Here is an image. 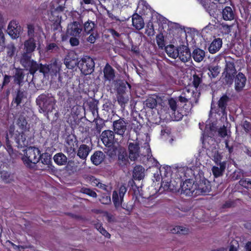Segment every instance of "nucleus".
Returning <instances> with one entry per match:
<instances>
[{
	"instance_id": "1",
	"label": "nucleus",
	"mask_w": 251,
	"mask_h": 251,
	"mask_svg": "<svg viewBox=\"0 0 251 251\" xmlns=\"http://www.w3.org/2000/svg\"><path fill=\"white\" fill-rule=\"evenodd\" d=\"M29 72L34 75L38 71L45 77L56 76L61 70V64H30Z\"/></svg>"
},
{
	"instance_id": "2",
	"label": "nucleus",
	"mask_w": 251,
	"mask_h": 251,
	"mask_svg": "<svg viewBox=\"0 0 251 251\" xmlns=\"http://www.w3.org/2000/svg\"><path fill=\"white\" fill-rule=\"evenodd\" d=\"M40 150L35 147H29L25 151L22 157L25 166L29 169H34L36 164L40 161Z\"/></svg>"
},
{
	"instance_id": "3",
	"label": "nucleus",
	"mask_w": 251,
	"mask_h": 251,
	"mask_svg": "<svg viewBox=\"0 0 251 251\" xmlns=\"http://www.w3.org/2000/svg\"><path fill=\"white\" fill-rule=\"evenodd\" d=\"M37 104L43 112L48 113L54 109L56 100L51 94H42L36 99Z\"/></svg>"
},
{
	"instance_id": "4",
	"label": "nucleus",
	"mask_w": 251,
	"mask_h": 251,
	"mask_svg": "<svg viewBox=\"0 0 251 251\" xmlns=\"http://www.w3.org/2000/svg\"><path fill=\"white\" fill-rule=\"evenodd\" d=\"M128 157L131 161H135L140 156V147L139 142L136 137V140H133L129 137L127 141Z\"/></svg>"
},
{
	"instance_id": "5",
	"label": "nucleus",
	"mask_w": 251,
	"mask_h": 251,
	"mask_svg": "<svg viewBox=\"0 0 251 251\" xmlns=\"http://www.w3.org/2000/svg\"><path fill=\"white\" fill-rule=\"evenodd\" d=\"M127 191V188L123 184L121 185L118 190H114L112 193V201L116 209L119 208L124 201V197Z\"/></svg>"
},
{
	"instance_id": "6",
	"label": "nucleus",
	"mask_w": 251,
	"mask_h": 251,
	"mask_svg": "<svg viewBox=\"0 0 251 251\" xmlns=\"http://www.w3.org/2000/svg\"><path fill=\"white\" fill-rule=\"evenodd\" d=\"M159 171L161 176L165 179L164 181H162L161 183V186L164 188L165 190L171 189L170 188V178L172 175V171L171 166L168 165H164L162 167H160L159 168Z\"/></svg>"
},
{
	"instance_id": "7",
	"label": "nucleus",
	"mask_w": 251,
	"mask_h": 251,
	"mask_svg": "<svg viewBox=\"0 0 251 251\" xmlns=\"http://www.w3.org/2000/svg\"><path fill=\"white\" fill-rule=\"evenodd\" d=\"M196 182L192 179H186L181 185V193L186 196H195Z\"/></svg>"
},
{
	"instance_id": "8",
	"label": "nucleus",
	"mask_w": 251,
	"mask_h": 251,
	"mask_svg": "<svg viewBox=\"0 0 251 251\" xmlns=\"http://www.w3.org/2000/svg\"><path fill=\"white\" fill-rule=\"evenodd\" d=\"M195 196L205 195L211 190L210 182L206 179H201L199 183L196 182Z\"/></svg>"
},
{
	"instance_id": "9",
	"label": "nucleus",
	"mask_w": 251,
	"mask_h": 251,
	"mask_svg": "<svg viewBox=\"0 0 251 251\" xmlns=\"http://www.w3.org/2000/svg\"><path fill=\"white\" fill-rule=\"evenodd\" d=\"M115 132L110 130H106L102 132L100 135V139L107 147L113 146L115 142Z\"/></svg>"
},
{
	"instance_id": "10",
	"label": "nucleus",
	"mask_w": 251,
	"mask_h": 251,
	"mask_svg": "<svg viewBox=\"0 0 251 251\" xmlns=\"http://www.w3.org/2000/svg\"><path fill=\"white\" fill-rule=\"evenodd\" d=\"M127 123L124 118H120L113 123L114 132L119 135L123 136L127 129Z\"/></svg>"
},
{
	"instance_id": "11",
	"label": "nucleus",
	"mask_w": 251,
	"mask_h": 251,
	"mask_svg": "<svg viewBox=\"0 0 251 251\" xmlns=\"http://www.w3.org/2000/svg\"><path fill=\"white\" fill-rule=\"evenodd\" d=\"M9 134L11 138H13L19 147L25 146L27 142L26 141V136L23 131L21 132L16 131L15 132L10 128L9 130Z\"/></svg>"
},
{
	"instance_id": "12",
	"label": "nucleus",
	"mask_w": 251,
	"mask_h": 251,
	"mask_svg": "<svg viewBox=\"0 0 251 251\" xmlns=\"http://www.w3.org/2000/svg\"><path fill=\"white\" fill-rule=\"evenodd\" d=\"M177 57L183 63H186L191 59V53L188 46L181 45L178 47Z\"/></svg>"
},
{
	"instance_id": "13",
	"label": "nucleus",
	"mask_w": 251,
	"mask_h": 251,
	"mask_svg": "<svg viewBox=\"0 0 251 251\" xmlns=\"http://www.w3.org/2000/svg\"><path fill=\"white\" fill-rule=\"evenodd\" d=\"M82 31V28L78 22H74L68 25L67 33L70 36L80 37Z\"/></svg>"
},
{
	"instance_id": "14",
	"label": "nucleus",
	"mask_w": 251,
	"mask_h": 251,
	"mask_svg": "<svg viewBox=\"0 0 251 251\" xmlns=\"http://www.w3.org/2000/svg\"><path fill=\"white\" fill-rule=\"evenodd\" d=\"M21 27L15 22H11L8 25L7 32L13 39L18 38L21 34Z\"/></svg>"
},
{
	"instance_id": "15",
	"label": "nucleus",
	"mask_w": 251,
	"mask_h": 251,
	"mask_svg": "<svg viewBox=\"0 0 251 251\" xmlns=\"http://www.w3.org/2000/svg\"><path fill=\"white\" fill-rule=\"evenodd\" d=\"M221 4L222 3L219 2V6H218L217 3L211 2L210 0H204L202 2L203 7L211 15H214L217 10H219L218 8H221Z\"/></svg>"
},
{
	"instance_id": "16",
	"label": "nucleus",
	"mask_w": 251,
	"mask_h": 251,
	"mask_svg": "<svg viewBox=\"0 0 251 251\" xmlns=\"http://www.w3.org/2000/svg\"><path fill=\"white\" fill-rule=\"evenodd\" d=\"M221 9H219V11L222 10V18L225 21H232L234 19L235 13L232 8L230 6H225L222 4Z\"/></svg>"
},
{
	"instance_id": "17",
	"label": "nucleus",
	"mask_w": 251,
	"mask_h": 251,
	"mask_svg": "<svg viewBox=\"0 0 251 251\" xmlns=\"http://www.w3.org/2000/svg\"><path fill=\"white\" fill-rule=\"evenodd\" d=\"M246 77L242 73H239L235 77V89L237 92L241 91L245 86Z\"/></svg>"
},
{
	"instance_id": "18",
	"label": "nucleus",
	"mask_w": 251,
	"mask_h": 251,
	"mask_svg": "<svg viewBox=\"0 0 251 251\" xmlns=\"http://www.w3.org/2000/svg\"><path fill=\"white\" fill-rule=\"evenodd\" d=\"M234 64H226V68L224 72L225 77L227 82H232L234 75L236 73Z\"/></svg>"
},
{
	"instance_id": "19",
	"label": "nucleus",
	"mask_w": 251,
	"mask_h": 251,
	"mask_svg": "<svg viewBox=\"0 0 251 251\" xmlns=\"http://www.w3.org/2000/svg\"><path fill=\"white\" fill-rule=\"evenodd\" d=\"M26 98V94L25 91L19 88L15 91V95L12 102L16 104L17 106H19Z\"/></svg>"
},
{
	"instance_id": "20",
	"label": "nucleus",
	"mask_w": 251,
	"mask_h": 251,
	"mask_svg": "<svg viewBox=\"0 0 251 251\" xmlns=\"http://www.w3.org/2000/svg\"><path fill=\"white\" fill-rule=\"evenodd\" d=\"M67 68H74L77 66L78 67H81L82 69L85 66L88 68L84 70L83 74L85 75L91 74L94 70L95 64H65Z\"/></svg>"
},
{
	"instance_id": "21",
	"label": "nucleus",
	"mask_w": 251,
	"mask_h": 251,
	"mask_svg": "<svg viewBox=\"0 0 251 251\" xmlns=\"http://www.w3.org/2000/svg\"><path fill=\"white\" fill-rule=\"evenodd\" d=\"M128 158L126 151H120L118 156V165L122 168L126 167L129 164Z\"/></svg>"
},
{
	"instance_id": "22",
	"label": "nucleus",
	"mask_w": 251,
	"mask_h": 251,
	"mask_svg": "<svg viewBox=\"0 0 251 251\" xmlns=\"http://www.w3.org/2000/svg\"><path fill=\"white\" fill-rule=\"evenodd\" d=\"M104 158V154L101 151H98L91 156V161L94 165L98 166L103 162Z\"/></svg>"
},
{
	"instance_id": "23",
	"label": "nucleus",
	"mask_w": 251,
	"mask_h": 251,
	"mask_svg": "<svg viewBox=\"0 0 251 251\" xmlns=\"http://www.w3.org/2000/svg\"><path fill=\"white\" fill-rule=\"evenodd\" d=\"M91 151L90 147L85 144L81 145L77 151V155L82 160H86Z\"/></svg>"
},
{
	"instance_id": "24",
	"label": "nucleus",
	"mask_w": 251,
	"mask_h": 251,
	"mask_svg": "<svg viewBox=\"0 0 251 251\" xmlns=\"http://www.w3.org/2000/svg\"><path fill=\"white\" fill-rule=\"evenodd\" d=\"M231 99L226 94H224L218 101V106L223 113H224L226 110L228 103Z\"/></svg>"
},
{
	"instance_id": "25",
	"label": "nucleus",
	"mask_w": 251,
	"mask_h": 251,
	"mask_svg": "<svg viewBox=\"0 0 251 251\" xmlns=\"http://www.w3.org/2000/svg\"><path fill=\"white\" fill-rule=\"evenodd\" d=\"M133 26L138 30L142 29L144 26V22L142 17L138 14H134L132 17Z\"/></svg>"
},
{
	"instance_id": "26",
	"label": "nucleus",
	"mask_w": 251,
	"mask_h": 251,
	"mask_svg": "<svg viewBox=\"0 0 251 251\" xmlns=\"http://www.w3.org/2000/svg\"><path fill=\"white\" fill-rule=\"evenodd\" d=\"M222 40L219 38H216L211 42L208 47V50L211 53H215L222 47Z\"/></svg>"
},
{
	"instance_id": "27",
	"label": "nucleus",
	"mask_w": 251,
	"mask_h": 251,
	"mask_svg": "<svg viewBox=\"0 0 251 251\" xmlns=\"http://www.w3.org/2000/svg\"><path fill=\"white\" fill-rule=\"evenodd\" d=\"M24 50L32 53L36 48V40L34 38H29L24 43Z\"/></svg>"
},
{
	"instance_id": "28",
	"label": "nucleus",
	"mask_w": 251,
	"mask_h": 251,
	"mask_svg": "<svg viewBox=\"0 0 251 251\" xmlns=\"http://www.w3.org/2000/svg\"><path fill=\"white\" fill-rule=\"evenodd\" d=\"M220 167L218 166H213L212 168V173L215 177H219L223 175L226 165V161H222L220 164H219Z\"/></svg>"
},
{
	"instance_id": "29",
	"label": "nucleus",
	"mask_w": 251,
	"mask_h": 251,
	"mask_svg": "<svg viewBox=\"0 0 251 251\" xmlns=\"http://www.w3.org/2000/svg\"><path fill=\"white\" fill-rule=\"evenodd\" d=\"M145 169L141 165L136 166L133 169L132 176L134 179L140 180L144 177Z\"/></svg>"
},
{
	"instance_id": "30",
	"label": "nucleus",
	"mask_w": 251,
	"mask_h": 251,
	"mask_svg": "<svg viewBox=\"0 0 251 251\" xmlns=\"http://www.w3.org/2000/svg\"><path fill=\"white\" fill-rule=\"evenodd\" d=\"M54 162L59 166L65 165L68 162V158L62 152L55 154L53 156Z\"/></svg>"
},
{
	"instance_id": "31",
	"label": "nucleus",
	"mask_w": 251,
	"mask_h": 251,
	"mask_svg": "<svg viewBox=\"0 0 251 251\" xmlns=\"http://www.w3.org/2000/svg\"><path fill=\"white\" fill-rule=\"evenodd\" d=\"M194 60L197 62H201L205 56V51L200 48L195 49L191 54Z\"/></svg>"
},
{
	"instance_id": "32",
	"label": "nucleus",
	"mask_w": 251,
	"mask_h": 251,
	"mask_svg": "<svg viewBox=\"0 0 251 251\" xmlns=\"http://www.w3.org/2000/svg\"><path fill=\"white\" fill-rule=\"evenodd\" d=\"M40 160L41 163L44 165H46L49 168L53 167L51 161V155L48 152H45L42 154H40L39 155Z\"/></svg>"
},
{
	"instance_id": "33",
	"label": "nucleus",
	"mask_w": 251,
	"mask_h": 251,
	"mask_svg": "<svg viewBox=\"0 0 251 251\" xmlns=\"http://www.w3.org/2000/svg\"><path fill=\"white\" fill-rule=\"evenodd\" d=\"M103 73L104 77L106 80L110 81L115 77L114 70L109 65V64H106Z\"/></svg>"
},
{
	"instance_id": "34",
	"label": "nucleus",
	"mask_w": 251,
	"mask_h": 251,
	"mask_svg": "<svg viewBox=\"0 0 251 251\" xmlns=\"http://www.w3.org/2000/svg\"><path fill=\"white\" fill-rule=\"evenodd\" d=\"M99 101L95 99L90 101L88 103L89 108L94 117H99L98 105Z\"/></svg>"
},
{
	"instance_id": "35",
	"label": "nucleus",
	"mask_w": 251,
	"mask_h": 251,
	"mask_svg": "<svg viewBox=\"0 0 251 251\" xmlns=\"http://www.w3.org/2000/svg\"><path fill=\"white\" fill-rule=\"evenodd\" d=\"M127 87L130 89L131 86L127 81H121L118 85L117 92L118 94H125Z\"/></svg>"
},
{
	"instance_id": "36",
	"label": "nucleus",
	"mask_w": 251,
	"mask_h": 251,
	"mask_svg": "<svg viewBox=\"0 0 251 251\" xmlns=\"http://www.w3.org/2000/svg\"><path fill=\"white\" fill-rule=\"evenodd\" d=\"M165 50L169 56L173 58L177 57L178 48L176 49L173 45H170L165 47Z\"/></svg>"
},
{
	"instance_id": "37",
	"label": "nucleus",
	"mask_w": 251,
	"mask_h": 251,
	"mask_svg": "<svg viewBox=\"0 0 251 251\" xmlns=\"http://www.w3.org/2000/svg\"><path fill=\"white\" fill-rule=\"evenodd\" d=\"M203 74L201 72H198V74L195 73L193 75V80L192 81L193 85L195 88H198L202 82V77Z\"/></svg>"
},
{
	"instance_id": "38",
	"label": "nucleus",
	"mask_w": 251,
	"mask_h": 251,
	"mask_svg": "<svg viewBox=\"0 0 251 251\" xmlns=\"http://www.w3.org/2000/svg\"><path fill=\"white\" fill-rule=\"evenodd\" d=\"M88 180L90 184L94 186H97L100 188L105 189V185L100 182V179H97L93 176H90L88 177Z\"/></svg>"
},
{
	"instance_id": "39",
	"label": "nucleus",
	"mask_w": 251,
	"mask_h": 251,
	"mask_svg": "<svg viewBox=\"0 0 251 251\" xmlns=\"http://www.w3.org/2000/svg\"><path fill=\"white\" fill-rule=\"evenodd\" d=\"M24 75L21 69H17L15 75L13 76L14 83L16 84L21 85L24 79Z\"/></svg>"
},
{
	"instance_id": "40",
	"label": "nucleus",
	"mask_w": 251,
	"mask_h": 251,
	"mask_svg": "<svg viewBox=\"0 0 251 251\" xmlns=\"http://www.w3.org/2000/svg\"><path fill=\"white\" fill-rule=\"evenodd\" d=\"M32 53L25 51L22 54L20 59V63H37L33 60H31Z\"/></svg>"
},
{
	"instance_id": "41",
	"label": "nucleus",
	"mask_w": 251,
	"mask_h": 251,
	"mask_svg": "<svg viewBox=\"0 0 251 251\" xmlns=\"http://www.w3.org/2000/svg\"><path fill=\"white\" fill-rule=\"evenodd\" d=\"M95 26L96 24L94 22L88 20L84 24V32H85L87 34L91 33L93 32Z\"/></svg>"
},
{
	"instance_id": "42",
	"label": "nucleus",
	"mask_w": 251,
	"mask_h": 251,
	"mask_svg": "<svg viewBox=\"0 0 251 251\" xmlns=\"http://www.w3.org/2000/svg\"><path fill=\"white\" fill-rule=\"evenodd\" d=\"M94 120L93 122L95 123L96 126L95 128L97 132L98 133H100L101 131V129L104 126V122L103 119L100 118L99 116L97 118L96 117H94Z\"/></svg>"
},
{
	"instance_id": "43",
	"label": "nucleus",
	"mask_w": 251,
	"mask_h": 251,
	"mask_svg": "<svg viewBox=\"0 0 251 251\" xmlns=\"http://www.w3.org/2000/svg\"><path fill=\"white\" fill-rule=\"evenodd\" d=\"M171 231L173 234L186 235L189 233V229L182 226H176Z\"/></svg>"
},
{
	"instance_id": "44",
	"label": "nucleus",
	"mask_w": 251,
	"mask_h": 251,
	"mask_svg": "<svg viewBox=\"0 0 251 251\" xmlns=\"http://www.w3.org/2000/svg\"><path fill=\"white\" fill-rule=\"evenodd\" d=\"M12 76L9 75L2 74L0 75V88L2 89L3 87L7 85L10 82Z\"/></svg>"
},
{
	"instance_id": "45",
	"label": "nucleus",
	"mask_w": 251,
	"mask_h": 251,
	"mask_svg": "<svg viewBox=\"0 0 251 251\" xmlns=\"http://www.w3.org/2000/svg\"><path fill=\"white\" fill-rule=\"evenodd\" d=\"M6 138V149L7 152H8L9 155L10 156V157L11 158H14L17 156L18 152L15 151H14L11 145L10 144V143L9 142V140H8V135H7Z\"/></svg>"
},
{
	"instance_id": "46",
	"label": "nucleus",
	"mask_w": 251,
	"mask_h": 251,
	"mask_svg": "<svg viewBox=\"0 0 251 251\" xmlns=\"http://www.w3.org/2000/svg\"><path fill=\"white\" fill-rule=\"evenodd\" d=\"M171 116L174 121H179L182 119L184 115L180 110H175V111H170Z\"/></svg>"
},
{
	"instance_id": "47",
	"label": "nucleus",
	"mask_w": 251,
	"mask_h": 251,
	"mask_svg": "<svg viewBox=\"0 0 251 251\" xmlns=\"http://www.w3.org/2000/svg\"><path fill=\"white\" fill-rule=\"evenodd\" d=\"M79 192L94 198H96L97 197V193L90 188L82 187L80 188Z\"/></svg>"
},
{
	"instance_id": "48",
	"label": "nucleus",
	"mask_w": 251,
	"mask_h": 251,
	"mask_svg": "<svg viewBox=\"0 0 251 251\" xmlns=\"http://www.w3.org/2000/svg\"><path fill=\"white\" fill-rule=\"evenodd\" d=\"M145 104L147 107L153 109L157 105L156 99L153 97H149L145 101Z\"/></svg>"
},
{
	"instance_id": "49",
	"label": "nucleus",
	"mask_w": 251,
	"mask_h": 251,
	"mask_svg": "<svg viewBox=\"0 0 251 251\" xmlns=\"http://www.w3.org/2000/svg\"><path fill=\"white\" fill-rule=\"evenodd\" d=\"M220 73V68L218 66L209 67L208 75L211 78H215Z\"/></svg>"
},
{
	"instance_id": "50",
	"label": "nucleus",
	"mask_w": 251,
	"mask_h": 251,
	"mask_svg": "<svg viewBox=\"0 0 251 251\" xmlns=\"http://www.w3.org/2000/svg\"><path fill=\"white\" fill-rule=\"evenodd\" d=\"M117 101L122 107H124L125 104L127 103L128 99L125 96V94H117Z\"/></svg>"
},
{
	"instance_id": "51",
	"label": "nucleus",
	"mask_w": 251,
	"mask_h": 251,
	"mask_svg": "<svg viewBox=\"0 0 251 251\" xmlns=\"http://www.w3.org/2000/svg\"><path fill=\"white\" fill-rule=\"evenodd\" d=\"M107 32L111 34V35L113 37L115 41L120 40L121 39V36L123 34L122 33H120L115 29L112 28L107 29Z\"/></svg>"
},
{
	"instance_id": "52",
	"label": "nucleus",
	"mask_w": 251,
	"mask_h": 251,
	"mask_svg": "<svg viewBox=\"0 0 251 251\" xmlns=\"http://www.w3.org/2000/svg\"><path fill=\"white\" fill-rule=\"evenodd\" d=\"M46 50L51 52H57L59 50V48L56 43H51L47 45Z\"/></svg>"
},
{
	"instance_id": "53",
	"label": "nucleus",
	"mask_w": 251,
	"mask_h": 251,
	"mask_svg": "<svg viewBox=\"0 0 251 251\" xmlns=\"http://www.w3.org/2000/svg\"><path fill=\"white\" fill-rule=\"evenodd\" d=\"M168 105L169 106V110L170 111H175L177 109V102L174 98H170L168 100Z\"/></svg>"
},
{
	"instance_id": "54",
	"label": "nucleus",
	"mask_w": 251,
	"mask_h": 251,
	"mask_svg": "<svg viewBox=\"0 0 251 251\" xmlns=\"http://www.w3.org/2000/svg\"><path fill=\"white\" fill-rule=\"evenodd\" d=\"M7 56L12 58L15 55L16 48L13 44L8 45L7 47Z\"/></svg>"
},
{
	"instance_id": "55",
	"label": "nucleus",
	"mask_w": 251,
	"mask_h": 251,
	"mask_svg": "<svg viewBox=\"0 0 251 251\" xmlns=\"http://www.w3.org/2000/svg\"><path fill=\"white\" fill-rule=\"evenodd\" d=\"M27 34L29 38H34L35 36V26L33 24H29L27 25Z\"/></svg>"
},
{
	"instance_id": "56",
	"label": "nucleus",
	"mask_w": 251,
	"mask_h": 251,
	"mask_svg": "<svg viewBox=\"0 0 251 251\" xmlns=\"http://www.w3.org/2000/svg\"><path fill=\"white\" fill-rule=\"evenodd\" d=\"M222 159V155L219 152V151H216L214 153L213 155V160L217 165H219V164H220V163L222 162H221Z\"/></svg>"
},
{
	"instance_id": "57",
	"label": "nucleus",
	"mask_w": 251,
	"mask_h": 251,
	"mask_svg": "<svg viewBox=\"0 0 251 251\" xmlns=\"http://www.w3.org/2000/svg\"><path fill=\"white\" fill-rule=\"evenodd\" d=\"M156 39L158 47L163 48L165 46L164 36L163 35L161 34L157 35Z\"/></svg>"
},
{
	"instance_id": "58",
	"label": "nucleus",
	"mask_w": 251,
	"mask_h": 251,
	"mask_svg": "<svg viewBox=\"0 0 251 251\" xmlns=\"http://www.w3.org/2000/svg\"><path fill=\"white\" fill-rule=\"evenodd\" d=\"M100 202L103 204H108L111 203V198L110 196H102L100 199Z\"/></svg>"
},
{
	"instance_id": "59",
	"label": "nucleus",
	"mask_w": 251,
	"mask_h": 251,
	"mask_svg": "<svg viewBox=\"0 0 251 251\" xmlns=\"http://www.w3.org/2000/svg\"><path fill=\"white\" fill-rule=\"evenodd\" d=\"M5 38L2 31L0 29V52L2 51L5 47Z\"/></svg>"
},
{
	"instance_id": "60",
	"label": "nucleus",
	"mask_w": 251,
	"mask_h": 251,
	"mask_svg": "<svg viewBox=\"0 0 251 251\" xmlns=\"http://www.w3.org/2000/svg\"><path fill=\"white\" fill-rule=\"evenodd\" d=\"M242 127L245 132L248 133L251 131V123L250 122L245 120L243 123Z\"/></svg>"
},
{
	"instance_id": "61",
	"label": "nucleus",
	"mask_w": 251,
	"mask_h": 251,
	"mask_svg": "<svg viewBox=\"0 0 251 251\" xmlns=\"http://www.w3.org/2000/svg\"><path fill=\"white\" fill-rule=\"evenodd\" d=\"M250 181L251 180L249 178L241 179L239 181V184L245 188H249L250 187Z\"/></svg>"
},
{
	"instance_id": "62",
	"label": "nucleus",
	"mask_w": 251,
	"mask_h": 251,
	"mask_svg": "<svg viewBox=\"0 0 251 251\" xmlns=\"http://www.w3.org/2000/svg\"><path fill=\"white\" fill-rule=\"evenodd\" d=\"M182 93H185L184 96L187 98V100L188 101L189 100H191V97L194 94V91H191L188 89L184 90Z\"/></svg>"
},
{
	"instance_id": "63",
	"label": "nucleus",
	"mask_w": 251,
	"mask_h": 251,
	"mask_svg": "<svg viewBox=\"0 0 251 251\" xmlns=\"http://www.w3.org/2000/svg\"><path fill=\"white\" fill-rule=\"evenodd\" d=\"M221 28L226 34H228L231 31V25H229L226 24L222 23L221 24Z\"/></svg>"
},
{
	"instance_id": "64",
	"label": "nucleus",
	"mask_w": 251,
	"mask_h": 251,
	"mask_svg": "<svg viewBox=\"0 0 251 251\" xmlns=\"http://www.w3.org/2000/svg\"><path fill=\"white\" fill-rule=\"evenodd\" d=\"M18 125L22 129L25 128L27 125L26 120L24 118H19L18 120Z\"/></svg>"
}]
</instances>
